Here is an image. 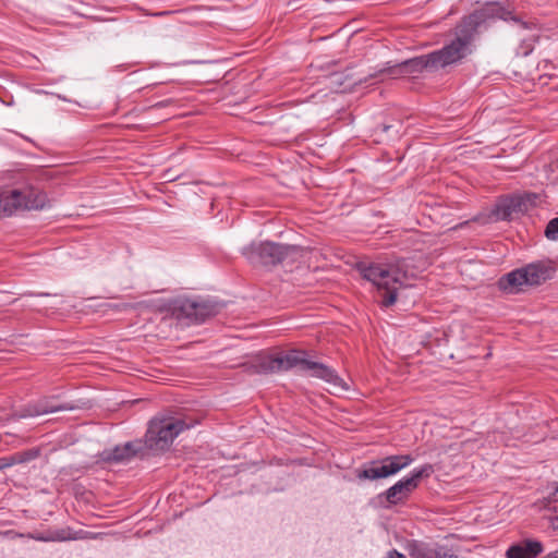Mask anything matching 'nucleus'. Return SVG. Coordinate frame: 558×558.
<instances>
[{
  "label": "nucleus",
  "mask_w": 558,
  "mask_h": 558,
  "mask_svg": "<svg viewBox=\"0 0 558 558\" xmlns=\"http://www.w3.org/2000/svg\"><path fill=\"white\" fill-rule=\"evenodd\" d=\"M74 409H76V405L74 404H57L53 401V397H45L22 408L19 416L23 418L33 417L59 411H71Z\"/></svg>",
  "instance_id": "obj_11"
},
{
  "label": "nucleus",
  "mask_w": 558,
  "mask_h": 558,
  "mask_svg": "<svg viewBox=\"0 0 558 558\" xmlns=\"http://www.w3.org/2000/svg\"><path fill=\"white\" fill-rule=\"evenodd\" d=\"M543 507L555 512L558 511V486H555L553 490L543 498Z\"/></svg>",
  "instance_id": "obj_19"
},
{
  "label": "nucleus",
  "mask_w": 558,
  "mask_h": 558,
  "mask_svg": "<svg viewBox=\"0 0 558 558\" xmlns=\"http://www.w3.org/2000/svg\"><path fill=\"white\" fill-rule=\"evenodd\" d=\"M5 469L4 468V462H3V458H0V471Z\"/></svg>",
  "instance_id": "obj_25"
},
{
  "label": "nucleus",
  "mask_w": 558,
  "mask_h": 558,
  "mask_svg": "<svg viewBox=\"0 0 558 558\" xmlns=\"http://www.w3.org/2000/svg\"><path fill=\"white\" fill-rule=\"evenodd\" d=\"M171 13H173V12L172 11H163V12H159L157 15L163 16V15H169Z\"/></svg>",
  "instance_id": "obj_24"
},
{
  "label": "nucleus",
  "mask_w": 558,
  "mask_h": 558,
  "mask_svg": "<svg viewBox=\"0 0 558 558\" xmlns=\"http://www.w3.org/2000/svg\"><path fill=\"white\" fill-rule=\"evenodd\" d=\"M87 532L85 531H73L71 527H63L57 530H48L46 532L31 533L28 537L38 542H66L83 539L86 537Z\"/></svg>",
  "instance_id": "obj_15"
},
{
  "label": "nucleus",
  "mask_w": 558,
  "mask_h": 558,
  "mask_svg": "<svg viewBox=\"0 0 558 558\" xmlns=\"http://www.w3.org/2000/svg\"><path fill=\"white\" fill-rule=\"evenodd\" d=\"M530 194H508L497 197L492 208L474 217L473 221L487 225L498 221H511L527 211Z\"/></svg>",
  "instance_id": "obj_5"
},
{
  "label": "nucleus",
  "mask_w": 558,
  "mask_h": 558,
  "mask_svg": "<svg viewBox=\"0 0 558 558\" xmlns=\"http://www.w3.org/2000/svg\"><path fill=\"white\" fill-rule=\"evenodd\" d=\"M290 246H243L241 254L254 266L270 267L281 263Z\"/></svg>",
  "instance_id": "obj_10"
},
{
  "label": "nucleus",
  "mask_w": 558,
  "mask_h": 558,
  "mask_svg": "<svg viewBox=\"0 0 558 558\" xmlns=\"http://www.w3.org/2000/svg\"><path fill=\"white\" fill-rule=\"evenodd\" d=\"M304 369L311 371L312 376L325 380L326 383L330 384L335 388H340L342 390L348 389L347 384L344 383V380L342 378H340V376L337 374V372L333 368H331L325 364H322L318 362H313V361H305Z\"/></svg>",
  "instance_id": "obj_16"
},
{
  "label": "nucleus",
  "mask_w": 558,
  "mask_h": 558,
  "mask_svg": "<svg viewBox=\"0 0 558 558\" xmlns=\"http://www.w3.org/2000/svg\"><path fill=\"white\" fill-rule=\"evenodd\" d=\"M192 426L193 423L175 417L153 418L145 434V445L155 451L167 450L181 432Z\"/></svg>",
  "instance_id": "obj_4"
},
{
  "label": "nucleus",
  "mask_w": 558,
  "mask_h": 558,
  "mask_svg": "<svg viewBox=\"0 0 558 558\" xmlns=\"http://www.w3.org/2000/svg\"><path fill=\"white\" fill-rule=\"evenodd\" d=\"M48 205L47 194L33 185L23 189L0 190V218L25 210H40Z\"/></svg>",
  "instance_id": "obj_3"
},
{
  "label": "nucleus",
  "mask_w": 558,
  "mask_h": 558,
  "mask_svg": "<svg viewBox=\"0 0 558 558\" xmlns=\"http://www.w3.org/2000/svg\"><path fill=\"white\" fill-rule=\"evenodd\" d=\"M361 276L377 287L381 300L379 304L388 307L397 301L398 284H400L401 269L399 266L383 265L369 262L356 263Z\"/></svg>",
  "instance_id": "obj_2"
},
{
  "label": "nucleus",
  "mask_w": 558,
  "mask_h": 558,
  "mask_svg": "<svg viewBox=\"0 0 558 558\" xmlns=\"http://www.w3.org/2000/svg\"><path fill=\"white\" fill-rule=\"evenodd\" d=\"M543 544L535 539H523L511 545L507 551V558H536L543 553Z\"/></svg>",
  "instance_id": "obj_17"
},
{
  "label": "nucleus",
  "mask_w": 558,
  "mask_h": 558,
  "mask_svg": "<svg viewBox=\"0 0 558 558\" xmlns=\"http://www.w3.org/2000/svg\"><path fill=\"white\" fill-rule=\"evenodd\" d=\"M172 316L187 324H199L219 312L217 303L201 299L178 298L169 306Z\"/></svg>",
  "instance_id": "obj_7"
},
{
  "label": "nucleus",
  "mask_w": 558,
  "mask_h": 558,
  "mask_svg": "<svg viewBox=\"0 0 558 558\" xmlns=\"http://www.w3.org/2000/svg\"><path fill=\"white\" fill-rule=\"evenodd\" d=\"M260 244L269 245V244H275V243H274V242H270V241H264V242H262Z\"/></svg>",
  "instance_id": "obj_26"
},
{
  "label": "nucleus",
  "mask_w": 558,
  "mask_h": 558,
  "mask_svg": "<svg viewBox=\"0 0 558 558\" xmlns=\"http://www.w3.org/2000/svg\"><path fill=\"white\" fill-rule=\"evenodd\" d=\"M410 558H458L446 546H430L421 541H410L405 547Z\"/></svg>",
  "instance_id": "obj_12"
},
{
  "label": "nucleus",
  "mask_w": 558,
  "mask_h": 558,
  "mask_svg": "<svg viewBox=\"0 0 558 558\" xmlns=\"http://www.w3.org/2000/svg\"><path fill=\"white\" fill-rule=\"evenodd\" d=\"M551 526L553 529L558 530V515L551 520Z\"/></svg>",
  "instance_id": "obj_23"
},
{
  "label": "nucleus",
  "mask_w": 558,
  "mask_h": 558,
  "mask_svg": "<svg viewBox=\"0 0 558 558\" xmlns=\"http://www.w3.org/2000/svg\"><path fill=\"white\" fill-rule=\"evenodd\" d=\"M40 456L39 448H31L24 451H19L9 457H2L4 468H10L15 464H22L37 459Z\"/></svg>",
  "instance_id": "obj_18"
},
{
  "label": "nucleus",
  "mask_w": 558,
  "mask_h": 558,
  "mask_svg": "<svg viewBox=\"0 0 558 558\" xmlns=\"http://www.w3.org/2000/svg\"><path fill=\"white\" fill-rule=\"evenodd\" d=\"M386 558H407V557L404 555H402L401 553H399L398 550L392 549L388 553Z\"/></svg>",
  "instance_id": "obj_21"
},
{
  "label": "nucleus",
  "mask_w": 558,
  "mask_h": 558,
  "mask_svg": "<svg viewBox=\"0 0 558 558\" xmlns=\"http://www.w3.org/2000/svg\"><path fill=\"white\" fill-rule=\"evenodd\" d=\"M506 13V9L499 2H487L457 24L454 38L441 49L389 65L381 72L393 78H418L425 70L436 71L459 62L471 53L472 41L482 28L486 27L489 21L505 19Z\"/></svg>",
  "instance_id": "obj_1"
},
{
  "label": "nucleus",
  "mask_w": 558,
  "mask_h": 558,
  "mask_svg": "<svg viewBox=\"0 0 558 558\" xmlns=\"http://www.w3.org/2000/svg\"><path fill=\"white\" fill-rule=\"evenodd\" d=\"M143 449L141 440L128 441L124 445H118L112 449L104 450L100 454L102 461L108 463H120L130 461Z\"/></svg>",
  "instance_id": "obj_14"
},
{
  "label": "nucleus",
  "mask_w": 558,
  "mask_h": 558,
  "mask_svg": "<svg viewBox=\"0 0 558 558\" xmlns=\"http://www.w3.org/2000/svg\"><path fill=\"white\" fill-rule=\"evenodd\" d=\"M170 102H171L170 100L159 101V102H156L155 105H153V106L150 107V109L165 107V106H167V105H168V104H170Z\"/></svg>",
  "instance_id": "obj_22"
},
{
  "label": "nucleus",
  "mask_w": 558,
  "mask_h": 558,
  "mask_svg": "<svg viewBox=\"0 0 558 558\" xmlns=\"http://www.w3.org/2000/svg\"><path fill=\"white\" fill-rule=\"evenodd\" d=\"M548 278L549 269L539 263H533L502 276L498 287L505 292L518 293L524 291L525 287L539 286Z\"/></svg>",
  "instance_id": "obj_6"
},
{
  "label": "nucleus",
  "mask_w": 558,
  "mask_h": 558,
  "mask_svg": "<svg viewBox=\"0 0 558 558\" xmlns=\"http://www.w3.org/2000/svg\"><path fill=\"white\" fill-rule=\"evenodd\" d=\"M545 235L548 240L557 241L558 240V217L551 219L545 229Z\"/></svg>",
  "instance_id": "obj_20"
},
{
  "label": "nucleus",
  "mask_w": 558,
  "mask_h": 558,
  "mask_svg": "<svg viewBox=\"0 0 558 558\" xmlns=\"http://www.w3.org/2000/svg\"><path fill=\"white\" fill-rule=\"evenodd\" d=\"M413 461L414 458L411 454H395L371 461L357 472V478L369 481L387 478L408 468Z\"/></svg>",
  "instance_id": "obj_8"
},
{
  "label": "nucleus",
  "mask_w": 558,
  "mask_h": 558,
  "mask_svg": "<svg viewBox=\"0 0 558 558\" xmlns=\"http://www.w3.org/2000/svg\"><path fill=\"white\" fill-rule=\"evenodd\" d=\"M306 359L302 357V353L299 351H290L283 355L269 356L262 364L260 367L265 373H274L283 369L292 368L296 365H301L304 369V362Z\"/></svg>",
  "instance_id": "obj_13"
},
{
  "label": "nucleus",
  "mask_w": 558,
  "mask_h": 558,
  "mask_svg": "<svg viewBox=\"0 0 558 558\" xmlns=\"http://www.w3.org/2000/svg\"><path fill=\"white\" fill-rule=\"evenodd\" d=\"M433 472L434 469L432 464H424L414 469L410 476L401 478L385 492L386 500L390 505H397L407 499L409 495L417 488L421 480L428 477Z\"/></svg>",
  "instance_id": "obj_9"
}]
</instances>
